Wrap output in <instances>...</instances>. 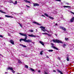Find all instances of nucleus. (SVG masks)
<instances>
[{
    "mask_svg": "<svg viewBox=\"0 0 74 74\" xmlns=\"http://www.w3.org/2000/svg\"><path fill=\"white\" fill-rule=\"evenodd\" d=\"M52 41L55 43H62V44L63 43V42L62 41V40H59L57 39L53 40Z\"/></svg>",
    "mask_w": 74,
    "mask_h": 74,
    "instance_id": "nucleus-1",
    "label": "nucleus"
},
{
    "mask_svg": "<svg viewBox=\"0 0 74 74\" xmlns=\"http://www.w3.org/2000/svg\"><path fill=\"white\" fill-rule=\"evenodd\" d=\"M27 37V36H25V39H21L19 40L20 42H21V41H25L26 40Z\"/></svg>",
    "mask_w": 74,
    "mask_h": 74,
    "instance_id": "nucleus-2",
    "label": "nucleus"
},
{
    "mask_svg": "<svg viewBox=\"0 0 74 74\" xmlns=\"http://www.w3.org/2000/svg\"><path fill=\"white\" fill-rule=\"evenodd\" d=\"M8 70H11L12 71L13 73H15V71L13 70V69L12 67H9L7 69Z\"/></svg>",
    "mask_w": 74,
    "mask_h": 74,
    "instance_id": "nucleus-3",
    "label": "nucleus"
},
{
    "mask_svg": "<svg viewBox=\"0 0 74 74\" xmlns=\"http://www.w3.org/2000/svg\"><path fill=\"white\" fill-rule=\"evenodd\" d=\"M19 34H20V35H21V36H25V37L26 36H27L26 33L23 34V33H20Z\"/></svg>",
    "mask_w": 74,
    "mask_h": 74,
    "instance_id": "nucleus-4",
    "label": "nucleus"
},
{
    "mask_svg": "<svg viewBox=\"0 0 74 74\" xmlns=\"http://www.w3.org/2000/svg\"><path fill=\"white\" fill-rule=\"evenodd\" d=\"M60 29H62V30H64V31H66V28H64V27L60 26Z\"/></svg>",
    "mask_w": 74,
    "mask_h": 74,
    "instance_id": "nucleus-5",
    "label": "nucleus"
},
{
    "mask_svg": "<svg viewBox=\"0 0 74 74\" xmlns=\"http://www.w3.org/2000/svg\"><path fill=\"white\" fill-rule=\"evenodd\" d=\"M28 36L29 37H36V36L35 35H34L33 34H28Z\"/></svg>",
    "mask_w": 74,
    "mask_h": 74,
    "instance_id": "nucleus-6",
    "label": "nucleus"
},
{
    "mask_svg": "<svg viewBox=\"0 0 74 74\" xmlns=\"http://www.w3.org/2000/svg\"><path fill=\"white\" fill-rule=\"evenodd\" d=\"M24 42H32V40H25Z\"/></svg>",
    "mask_w": 74,
    "mask_h": 74,
    "instance_id": "nucleus-7",
    "label": "nucleus"
},
{
    "mask_svg": "<svg viewBox=\"0 0 74 74\" xmlns=\"http://www.w3.org/2000/svg\"><path fill=\"white\" fill-rule=\"evenodd\" d=\"M10 42L11 44H12L13 45H14V42L13 40H10Z\"/></svg>",
    "mask_w": 74,
    "mask_h": 74,
    "instance_id": "nucleus-8",
    "label": "nucleus"
},
{
    "mask_svg": "<svg viewBox=\"0 0 74 74\" xmlns=\"http://www.w3.org/2000/svg\"><path fill=\"white\" fill-rule=\"evenodd\" d=\"M34 7H36V6H39V4L38 3H33Z\"/></svg>",
    "mask_w": 74,
    "mask_h": 74,
    "instance_id": "nucleus-9",
    "label": "nucleus"
},
{
    "mask_svg": "<svg viewBox=\"0 0 74 74\" xmlns=\"http://www.w3.org/2000/svg\"><path fill=\"white\" fill-rule=\"evenodd\" d=\"M42 34H46V35H47L48 36H50V35L49 34H48V33H42Z\"/></svg>",
    "mask_w": 74,
    "mask_h": 74,
    "instance_id": "nucleus-10",
    "label": "nucleus"
},
{
    "mask_svg": "<svg viewBox=\"0 0 74 74\" xmlns=\"http://www.w3.org/2000/svg\"><path fill=\"white\" fill-rule=\"evenodd\" d=\"M74 17H73L70 20V21L71 22H74Z\"/></svg>",
    "mask_w": 74,
    "mask_h": 74,
    "instance_id": "nucleus-11",
    "label": "nucleus"
},
{
    "mask_svg": "<svg viewBox=\"0 0 74 74\" xmlns=\"http://www.w3.org/2000/svg\"><path fill=\"white\" fill-rule=\"evenodd\" d=\"M24 1L26 2V3H31V2L30 1H28L27 0H24Z\"/></svg>",
    "mask_w": 74,
    "mask_h": 74,
    "instance_id": "nucleus-12",
    "label": "nucleus"
},
{
    "mask_svg": "<svg viewBox=\"0 0 74 74\" xmlns=\"http://www.w3.org/2000/svg\"><path fill=\"white\" fill-rule=\"evenodd\" d=\"M39 42H40V43L41 44H42V45H43V46H44V43L43 42H42L41 41H40Z\"/></svg>",
    "mask_w": 74,
    "mask_h": 74,
    "instance_id": "nucleus-13",
    "label": "nucleus"
},
{
    "mask_svg": "<svg viewBox=\"0 0 74 74\" xmlns=\"http://www.w3.org/2000/svg\"><path fill=\"white\" fill-rule=\"evenodd\" d=\"M40 28H41L42 29H45V27H43L42 26H41L40 27Z\"/></svg>",
    "mask_w": 74,
    "mask_h": 74,
    "instance_id": "nucleus-14",
    "label": "nucleus"
},
{
    "mask_svg": "<svg viewBox=\"0 0 74 74\" xmlns=\"http://www.w3.org/2000/svg\"><path fill=\"white\" fill-rule=\"evenodd\" d=\"M5 17H7V18H12V17L7 15H5Z\"/></svg>",
    "mask_w": 74,
    "mask_h": 74,
    "instance_id": "nucleus-15",
    "label": "nucleus"
},
{
    "mask_svg": "<svg viewBox=\"0 0 74 74\" xmlns=\"http://www.w3.org/2000/svg\"><path fill=\"white\" fill-rule=\"evenodd\" d=\"M52 47L54 49H56V50H58V48H57L55 47L54 46H52Z\"/></svg>",
    "mask_w": 74,
    "mask_h": 74,
    "instance_id": "nucleus-16",
    "label": "nucleus"
},
{
    "mask_svg": "<svg viewBox=\"0 0 74 74\" xmlns=\"http://www.w3.org/2000/svg\"><path fill=\"white\" fill-rule=\"evenodd\" d=\"M44 15H45V16H47V17H49V16L48 15V14H47V13H45Z\"/></svg>",
    "mask_w": 74,
    "mask_h": 74,
    "instance_id": "nucleus-17",
    "label": "nucleus"
},
{
    "mask_svg": "<svg viewBox=\"0 0 74 74\" xmlns=\"http://www.w3.org/2000/svg\"><path fill=\"white\" fill-rule=\"evenodd\" d=\"M66 46V45L65 44H64L62 45V46L63 47V48H65Z\"/></svg>",
    "mask_w": 74,
    "mask_h": 74,
    "instance_id": "nucleus-18",
    "label": "nucleus"
},
{
    "mask_svg": "<svg viewBox=\"0 0 74 74\" xmlns=\"http://www.w3.org/2000/svg\"><path fill=\"white\" fill-rule=\"evenodd\" d=\"M49 18H50V19H54V18L51 16H49Z\"/></svg>",
    "mask_w": 74,
    "mask_h": 74,
    "instance_id": "nucleus-19",
    "label": "nucleus"
},
{
    "mask_svg": "<svg viewBox=\"0 0 74 74\" xmlns=\"http://www.w3.org/2000/svg\"><path fill=\"white\" fill-rule=\"evenodd\" d=\"M20 45H21V46H22V47H24L25 48H26V46L25 45H24L22 44H20Z\"/></svg>",
    "mask_w": 74,
    "mask_h": 74,
    "instance_id": "nucleus-20",
    "label": "nucleus"
},
{
    "mask_svg": "<svg viewBox=\"0 0 74 74\" xmlns=\"http://www.w3.org/2000/svg\"><path fill=\"white\" fill-rule=\"evenodd\" d=\"M64 7L66 8H70L71 7L70 6H64Z\"/></svg>",
    "mask_w": 74,
    "mask_h": 74,
    "instance_id": "nucleus-21",
    "label": "nucleus"
},
{
    "mask_svg": "<svg viewBox=\"0 0 74 74\" xmlns=\"http://www.w3.org/2000/svg\"><path fill=\"white\" fill-rule=\"evenodd\" d=\"M42 30V31H43V32H45V31H46L47 32V30H46V29H41Z\"/></svg>",
    "mask_w": 74,
    "mask_h": 74,
    "instance_id": "nucleus-22",
    "label": "nucleus"
},
{
    "mask_svg": "<svg viewBox=\"0 0 74 74\" xmlns=\"http://www.w3.org/2000/svg\"><path fill=\"white\" fill-rule=\"evenodd\" d=\"M0 12H1V13H3V14H5V12H3V11L0 10Z\"/></svg>",
    "mask_w": 74,
    "mask_h": 74,
    "instance_id": "nucleus-23",
    "label": "nucleus"
},
{
    "mask_svg": "<svg viewBox=\"0 0 74 74\" xmlns=\"http://www.w3.org/2000/svg\"><path fill=\"white\" fill-rule=\"evenodd\" d=\"M30 70H31V71H34V69L32 68L30 69Z\"/></svg>",
    "mask_w": 74,
    "mask_h": 74,
    "instance_id": "nucleus-24",
    "label": "nucleus"
},
{
    "mask_svg": "<svg viewBox=\"0 0 74 74\" xmlns=\"http://www.w3.org/2000/svg\"><path fill=\"white\" fill-rule=\"evenodd\" d=\"M49 52H53V50H48Z\"/></svg>",
    "mask_w": 74,
    "mask_h": 74,
    "instance_id": "nucleus-25",
    "label": "nucleus"
},
{
    "mask_svg": "<svg viewBox=\"0 0 74 74\" xmlns=\"http://www.w3.org/2000/svg\"><path fill=\"white\" fill-rule=\"evenodd\" d=\"M17 3H18V2H17V1H15V3H14V4H17Z\"/></svg>",
    "mask_w": 74,
    "mask_h": 74,
    "instance_id": "nucleus-26",
    "label": "nucleus"
},
{
    "mask_svg": "<svg viewBox=\"0 0 74 74\" xmlns=\"http://www.w3.org/2000/svg\"><path fill=\"white\" fill-rule=\"evenodd\" d=\"M28 31L30 32H34L33 30H28Z\"/></svg>",
    "mask_w": 74,
    "mask_h": 74,
    "instance_id": "nucleus-27",
    "label": "nucleus"
},
{
    "mask_svg": "<svg viewBox=\"0 0 74 74\" xmlns=\"http://www.w3.org/2000/svg\"><path fill=\"white\" fill-rule=\"evenodd\" d=\"M42 52H43V51H41L40 52V55H42Z\"/></svg>",
    "mask_w": 74,
    "mask_h": 74,
    "instance_id": "nucleus-28",
    "label": "nucleus"
},
{
    "mask_svg": "<svg viewBox=\"0 0 74 74\" xmlns=\"http://www.w3.org/2000/svg\"><path fill=\"white\" fill-rule=\"evenodd\" d=\"M34 23L37 24V25H40V24H38V23H37L36 22H34Z\"/></svg>",
    "mask_w": 74,
    "mask_h": 74,
    "instance_id": "nucleus-29",
    "label": "nucleus"
},
{
    "mask_svg": "<svg viewBox=\"0 0 74 74\" xmlns=\"http://www.w3.org/2000/svg\"><path fill=\"white\" fill-rule=\"evenodd\" d=\"M66 60H67V61H69V58L67 57L66 58Z\"/></svg>",
    "mask_w": 74,
    "mask_h": 74,
    "instance_id": "nucleus-30",
    "label": "nucleus"
},
{
    "mask_svg": "<svg viewBox=\"0 0 74 74\" xmlns=\"http://www.w3.org/2000/svg\"><path fill=\"white\" fill-rule=\"evenodd\" d=\"M25 68H27V69H28V67H29V66H28L27 65H25Z\"/></svg>",
    "mask_w": 74,
    "mask_h": 74,
    "instance_id": "nucleus-31",
    "label": "nucleus"
},
{
    "mask_svg": "<svg viewBox=\"0 0 74 74\" xmlns=\"http://www.w3.org/2000/svg\"><path fill=\"white\" fill-rule=\"evenodd\" d=\"M65 40H66V41H67V40H69V38H65Z\"/></svg>",
    "mask_w": 74,
    "mask_h": 74,
    "instance_id": "nucleus-32",
    "label": "nucleus"
},
{
    "mask_svg": "<svg viewBox=\"0 0 74 74\" xmlns=\"http://www.w3.org/2000/svg\"><path fill=\"white\" fill-rule=\"evenodd\" d=\"M57 1H60V2H61V0H56Z\"/></svg>",
    "mask_w": 74,
    "mask_h": 74,
    "instance_id": "nucleus-33",
    "label": "nucleus"
},
{
    "mask_svg": "<svg viewBox=\"0 0 74 74\" xmlns=\"http://www.w3.org/2000/svg\"><path fill=\"white\" fill-rule=\"evenodd\" d=\"M10 3H12L13 2V1H11V0H10Z\"/></svg>",
    "mask_w": 74,
    "mask_h": 74,
    "instance_id": "nucleus-34",
    "label": "nucleus"
},
{
    "mask_svg": "<svg viewBox=\"0 0 74 74\" xmlns=\"http://www.w3.org/2000/svg\"><path fill=\"white\" fill-rule=\"evenodd\" d=\"M0 37H1V38H3V36H2V35H0Z\"/></svg>",
    "mask_w": 74,
    "mask_h": 74,
    "instance_id": "nucleus-35",
    "label": "nucleus"
},
{
    "mask_svg": "<svg viewBox=\"0 0 74 74\" xmlns=\"http://www.w3.org/2000/svg\"><path fill=\"white\" fill-rule=\"evenodd\" d=\"M51 45H52V46H54V44L52 43H51Z\"/></svg>",
    "mask_w": 74,
    "mask_h": 74,
    "instance_id": "nucleus-36",
    "label": "nucleus"
},
{
    "mask_svg": "<svg viewBox=\"0 0 74 74\" xmlns=\"http://www.w3.org/2000/svg\"><path fill=\"white\" fill-rule=\"evenodd\" d=\"M71 13H72L73 14V15H74V13L72 12V11H71Z\"/></svg>",
    "mask_w": 74,
    "mask_h": 74,
    "instance_id": "nucleus-37",
    "label": "nucleus"
},
{
    "mask_svg": "<svg viewBox=\"0 0 74 74\" xmlns=\"http://www.w3.org/2000/svg\"><path fill=\"white\" fill-rule=\"evenodd\" d=\"M44 73L45 74H48V73L47 72H46L45 71Z\"/></svg>",
    "mask_w": 74,
    "mask_h": 74,
    "instance_id": "nucleus-38",
    "label": "nucleus"
},
{
    "mask_svg": "<svg viewBox=\"0 0 74 74\" xmlns=\"http://www.w3.org/2000/svg\"><path fill=\"white\" fill-rule=\"evenodd\" d=\"M58 60H60V58L59 57L58 58Z\"/></svg>",
    "mask_w": 74,
    "mask_h": 74,
    "instance_id": "nucleus-39",
    "label": "nucleus"
},
{
    "mask_svg": "<svg viewBox=\"0 0 74 74\" xmlns=\"http://www.w3.org/2000/svg\"><path fill=\"white\" fill-rule=\"evenodd\" d=\"M26 6L28 8H30V7L27 5H26Z\"/></svg>",
    "mask_w": 74,
    "mask_h": 74,
    "instance_id": "nucleus-40",
    "label": "nucleus"
},
{
    "mask_svg": "<svg viewBox=\"0 0 74 74\" xmlns=\"http://www.w3.org/2000/svg\"><path fill=\"white\" fill-rule=\"evenodd\" d=\"M53 71V72H55V73H56V70H54Z\"/></svg>",
    "mask_w": 74,
    "mask_h": 74,
    "instance_id": "nucleus-41",
    "label": "nucleus"
},
{
    "mask_svg": "<svg viewBox=\"0 0 74 74\" xmlns=\"http://www.w3.org/2000/svg\"><path fill=\"white\" fill-rule=\"evenodd\" d=\"M55 25V26H57L58 25V24H57V23H56Z\"/></svg>",
    "mask_w": 74,
    "mask_h": 74,
    "instance_id": "nucleus-42",
    "label": "nucleus"
},
{
    "mask_svg": "<svg viewBox=\"0 0 74 74\" xmlns=\"http://www.w3.org/2000/svg\"><path fill=\"white\" fill-rule=\"evenodd\" d=\"M18 62L19 63H22L21 62V61H18Z\"/></svg>",
    "mask_w": 74,
    "mask_h": 74,
    "instance_id": "nucleus-43",
    "label": "nucleus"
},
{
    "mask_svg": "<svg viewBox=\"0 0 74 74\" xmlns=\"http://www.w3.org/2000/svg\"><path fill=\"white\" fill-rule=\"evenodd\" d=\"M41 16H43V17H45V16H44V15H42Z\"/></svg>",
    "mask_w": 74,
    "mask_h": 74,
    "instance_id": "nucleus-44",
    "label": "nucleus"
},
{
    "mask_svg": "<svg viewBox=\"0 0 74 74\" xmlns=\"http://www.w3.org/2000/svg\"><path fill=\"white\" fill-rule=\"evenodd\" d=\"M38 72H39V73H40V72H41V71H38Z\"/></svg>",
    "mask_w": 74,
    "mask_h": 74,
    "instance_id": "nucleus-45",
    "label": "nucleus"
},
{
    "mask_svg": "<svg viewBox=\"0 0 74 74\" xmlns=\"http://www.w3.org/2000/svg\"><path fill=\"white\" fill-rule=\"evenodd\" d=\"M20 25L21 26V27H22V25L20 24Z\"/></svg>",
    "mask_w": 74,
    "mask_h": 74,
    "instance_id": "nucleus-46",
    "label": "nucleus"
},
{
    "mask_svg": "<svg viewBox=\"0 0 74 74\" xmlns=\"http://www.w3.org/2000/svg\"><path fill=\"white\" fill-rule=\"evenodd\" d=\"M2 19V18L1 17H0V19Z\"/></svg>",
    "mask_w": 74,
    "mask_h": 74,
    "instance_id": "nucleus-47",
    "label": "nucleus"
},
{
    "mask_svg": "<svg viewBox=\"0 0 74 74\" xmlns=\"http://www.w3.org/2000/svg\"><path fill=\"white\" fill-rule=\"evenodd\" d=\"M47 58H49V57L48 56H47Z\"/></svg>",
    "mask_w": 74,
    "mask_h": 74,
    "instance_id": "nucleus-48",
    "label": "nucleus"
},
{
    "mask_svg": "<svg viewBox=\"0 0 74 74\" xmlns=\"http://www.w3.org/2000/svg\"><path fill=\"white\" fill-rule=\"evenodd\" d=\"M5 73H6V74H7V73H8V72H5Z\"/></svg>",
    "mask_w": 74,
    "mask_h": 74,
    "instance_id": "nucleus-49",
    "label": "nucleus"
},
{
    "mask_svg": "<svg viewBox=\"0 0 74 74\" xmlns=\"http://www.w3.org/2000/svg\"><path fill=\"white\" fill-rule=\"evenodd\" d=\"M0 56H2V55L1 54H0Z\"/></svg>",
    "mask_w": 74,
    "mask_h": 74,
    "instance_id": "nucleus-50",
    "label": "nucleus"
},
{
    "mask_svg": "<svg viewBox=\"0 0 74 74\" xmlns=\"http://www.w3.org/2000/svg\"><path fill=\"white\" fill-rule=\"evenodd\" d=\"M18 24H19V25H21V24H20V23H18Z\"/></svg>",
    "mask_w": 74,
    "mask_h": 74,
    "instance_id": "nucleus-51",
    "label": "nucleus"
},
{
    "mask_svg": "<svg viewBox=\"0 0 74 74\" xmlns=\"http://www.w3.org/2000/svg\"><path fill=\"white\" fill-rule=\"evenodd\" d=\"M17 74H20V73H17Z\"/></svg>",
    "mask_w": 74,
    "mask_h": 74,
    "instance_id": "nucleus-52",
    "label": "nucleus"
},
{
    "mask_svg": "<svg viewBox=\"0 0 74 74\" xmlns=\"http://www.w3.org/2000/svg\"><path fill=\"white\" fill-rule=\"evenodd\" d=\"M2 57H3V56H2Z\"/></svg>",
    "mask_w": 74,
    "mask_h": 74,
    "instance_id": "nucleus-53",
    "label": "nucleus"
},
{
    "mask_svg": "<svg viewBox=\"0 0 74 74\" xmlns=\"http://www.w3.org/2000/svg\"><path fill=\"white\" fill-rule=\"evenodd\" d=\"M67 4H69V3H67Z\"/></svg>",
    "mask_w": 74,
    "mask_h": 74,
    "instance_id": "nucleus-54",
    "label": "nucleus"
}]
</instances>
